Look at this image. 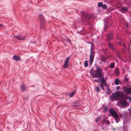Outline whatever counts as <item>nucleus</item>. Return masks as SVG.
<instances>
[{
	"label": "nucleus",
	"mask_w": 131,
	"mask_h": 131,
	"mask_svg": "<svg viewBox=\"0 0 131 131\" xmlns=\"http://www.w3.org/2000/svg\"><path fill=\"white\" fill-rule=\"evenodd\" d=\"M102 70L101 68H96L95 71L92 68L90 70V72L92 76L95 78L103 77V75L102 73Z\"/></svg>",
	"instance_id": "nucleus-1"
},
{
	"label": "nucleus",
	"mask_w": 131,
	"mask_h": 131,
	"mask_svg": "<svg viewBox=\"0 0 131 131\" xmlns=\"http://www.w3.org/2000/svg\"><path fill=\"white\" fill-rule=\"evenodd\" d=\"M118 96H119L120 98H122L123 97V94L121 92L116 91L112 94L110 97L111 101H113V100L112 99L117 100Z\"/></svg>",
	"instance_id": "nucleus-2"
},
{
	"label": "nucleus",
	"mask_w": 131,
	"mask_h": 131,
	"mask_svg": "<svg viewBox=\"0 0 131 131\" xmlns=\"http://www.w3.org/2000/svg\"><path fill=\"white\" fill-rule=\"evenodd\" d=\"M39 16L40 22V27L42 29H45V26L46 25V22L45 19L43 17L42 15L39 14Z\"/></svg>",
	"instance_id": "nucleus-3"
},
{
	"label": "nucleus",
	"mask_w": 131,
	"mask_h": 131,
	"mask_svg": "<svg viewBox=\"0 0 131 131\" xmlns=\"http://www.w3.org/2000/svg\"><path fill=\"white\" fill-rule=\"evenodd\" d=\"M90 43L91 45L90 49V55L89 60V64H92L93 62L95 56V53L94 51L92 50V43Z\"/></svg>",
	"instance_id": "nucleus-4"
},
{
	"label": "nucleus",
	"mask_w": 131,
	"mask_h": 131,
	"mask_svg": "<svg viewBox=\"0 0 131 131\" xmlns=\"http://www.w3.org/2000/svg\"><path fill=\"white\" fill-rule=\"evenodd\" d=\"M80 13L81 14V16L82 17L85 19L89 20L93 17L92 15L83 11H81Z\"/></svg>",
	"instance_id": "nucleus-5"
},
{
	"label": "nucleus",
	"mask_w": 131,
	"mask_h": 131,
	"mask_svg": "<svg viewBox=\"0 0 131 131\" xmlns=\"http://www.w3.org/2000/svg\"><path fill=\"white\" fill-rule=\"evenodd\" d=\"M109 112L112 117L114 118H117L118 117L117 113L112 108H110L109 110Z\"/></svg>",
	"instance_id": "nucleus-6"
},
{
	"label": "nucleus",
	"mask_w": 131,
	"mask_h": 131,
	"mask_svg": "<svg viewBox=\"0 0 131 131\" xmlns=\"http://www.w3.org/2000/svg\"><path fill=\"white\" fill-rule=\"evenodd\" d=\"M71 58L70 56L67 57L64 60L63 65L62 66L63 68H67L69 66V63L70 60Z\"/></svg>",
	"instance_id": "nucleus-7"
},
{
	"label": "nucleus",
	"mask_w": 131,
	"mask_h": 131,
	"mask_svg": "<svg viewBox=\"0 0 131 131\" xmlns=\"http://www.w3.org/2000/svg\"><path fill=\"white\" fill-rule=\"evenodd\" d=\"M110 57V56L109 55H102L101 57L100 60L102 61L105 63L106 62V61L108 60Z\"/></svg>",
	"instance_id": "nucleus-8"
},
{
	"label": "nucleus",
	"mask_w": 131,
	"mask_h": 131,
	"mask_svg": "<svg viewBox=\"0 0 131 131\" xmlns=\"http://www.w3.org/2000/svg\"><path fill=\"white\" fill-rule=\"evenodd\" d=\"M114 34L113 32L111 31L109 33L106 34V36L108 39L107 41L109 42L110 40L114 38Z\"/></svg>",
	"instance_id": "nucleus-9"
},
{
	"label": "nucleus",
	"mask_w": 131,
	"mask_h": 131,
	"mask_svg": "<svg viewBox=\"0 0 131 131\" xmlns=\"http://www.w3.org/2000/svg\"><path fill=\"white\" fill-rule=\"evenodd\" d=\"M112 22L111 20H106L105 22V28H110L111 27Z\"/></svg>",
	"instance_id": "nucleus-10"
},
{
	"label": "nucleus",
	"mask_w": 131,
	"mask_h": 131,
	"mask_svg": "<svg viewBox=\"0 0 131 131\" xmlns=\"http://www.w3.org/2000/svg\"><path fill=\"white\" fill-rule=\"evenodd\" d=\"M123 91L126 94H131V86L128 87H125L123 89Z\"/></svg>",
	"instance_id": "nucleus-11"
},
{
	"label": "nucleus",
	"mask_w": 131,
	"mask_h": 131,
	"mask_svg": "<svg viewBox=\"0 0 131 131\" xmlns=\"http://www.w3.org/2000/svg\"><path fill=\"white\" fill-rule=\"evenodd\" d=\"M128 10V8L125 6H122L121 7L120 11L122 13H126Z\"/></svg>",
	"instance_id": "nucleus-12"
},
{
	"label": "nucleus",
	"mask_w": 131,
	"mask_h": 131,
	"mask_svg": "<svg viewBox=\"0 0 131 131\" xmlns=\"http://www.w3.org/2000/svg\"><path fill=\"white\" fill-rule=\"evenodd\" d=\"M100 78H101L100 81L101 83L104 86H106L107 85L106 81L104 77L103 76V77Z\"/></svg>",
	"instance_id": "nucleus-13"
},
{
	"label": "nucleus",
	"mask_w": 131,
	"mask_h": 131,
	"mask_svg": "<svg viewBox=\"0 0 131 131\" xmlns=\"http://www.w3.org/2000/svg\"><path fill=\"white\" fill-rule=\"evenodd\" d=\"M14 37L17 39L19 40H24L25 39L24 36H21L20 35L15 36Z\"/></svg>",
	"instance_id": "nucleus-14"
},
{
	"label": "nucleus",
	"mask_w": 131,
	"mask_h": 131,
	"mask_svg": "<svg viewBox=\"0 0 131 131\" xmlns=\"http://www.w3.org/2000/svg\"><path fill=\"white\" fill-rule=\"evenodd\" d=\"M108 47L109 48L113 50H114L115 49V47L114 45L112 43L109 42L108 43Z\"/></svg>",
	"instance_id": "nucleus-15"
},
{
	"label": "nucleus",
	"mask_w": 131,
	"mask_h": 131,
	"mask_svg": "<svg viewBox=\"0 0 131 131\" xmlns=\"http://www.w3.org/2000/svg\"><path fill=\"white\" fill-rule=\"evenodd\" d=\"M14 60L18 61L21 60L20 57L19 56L14 55L13 57Z\"/></svg>",
	"instance_id": "nucleus-16"
},
{
	"label": "nucleus",
	"mask_w": 131,
	"mask_h": 131,
	"mask_svg": "<svg viewBox=\"0 0 131 131\" xmlns=\"http://www.w3.org/2000/svg\"><path fill=\"white\" fill-rule=\"evenodd\" d=\"M120 102L122 105L124 106H126L127 105V103L125 100H120Z\"/></svg>",
	"instance_id": "nucleus-17"
},
{
	"label": "nucleus",
	"mask_w": 131,
	"mask_h": 131,
	"mask_svg": "<svg viewBox=\"0 0 131 131\" xmlns=\"http://www.w3.org/2000/svg\"><path fill=\"white\" fill-rule=\"evenodd\" d=\"M20 88L21 91H25L26 89V87L23 84L21 85Z\"/></svg>",
	"instance_id": "nucleus-18"
},
{
	"label": "nucleus",
	"mask_w": 131,
	"mask_h": 131,
	"mask_svg": "<svg viewBox=\"0 0 131 131\" xmlns=\"http://www.w3.org/2000/svg\"><path fill=\"white\" fill-rule=\"evenodd\" d=\"M76 93V91L75 90L74 91L71 92L70 94L69 95V96L71 97H72L73 95Z\"/></svg>",
	"instance_id": "nucleus-19"
},
{
	"label": "nucleus",
	"mask_w": 131,
	"mask_h": 131,
	"mask_svg": "<svg viewBox=\"0 0 131 131\" xmlns=\"http://www.w3.org/2000/svg\"><path fill=\"white\" fill-rule=\"evenodd\" d=\"M114 81L115 84L117 85H118L120 82V80L116 78L115 79Z\"/></svg>",
	"instance_id": "nucleus-20"
},
{
	"label": "nucleus",
	"mask_w": 131,
	"mask_h": 131,
	"mask_svg": "<svg viewBox=\"0 0 131 131\" xmlns=\"http://www.w3.org/2000/svg\"><path fill=\"white\" fill-rule=\"evenodd\" d=\"M115 66V63L114 62L111 63L109 65L110 68L111 69L114 68Z\"/></svg>",
	"instance_id": "nucleus-21"
},
{
	"label": "nucleus",
	"mask_w": 131,
	"mask_h": 131,
	"mask_svg": "<svg viewBox=\"0 0 131 131\" xmlns=\"http://www.w3.org/2000/svg\"><path fill=\"white\" fill-rule=\"evenodd\" d=\"M114 10V9L113 7H111L109 8H107V11L108 12H110L111 11H113Z\"/></svg>",
	"instance_id": "nucleus-22"
},
{
	"label": "nucleus",
	"mask_w": 131,
	"mask_h": 131,
	"mask_svg": "<svg viewBox=\"0 0 131 131\" xmlns=\"http://www.w3.org/2000/svg\"><path fill=\"white\" fill-rule=\"evenodd\" d=\"M95 89L97 93L99 92L100 90V87L98 86H96Z\"/></svg>",
	"instance_id": "nucleus-23"
},
{
	"label": "nucleus",
	"mask_w": 131,
	"mask_h": 131,
	"mask_svg": "<svg viewBox=\"0 0 131 131\" xmlns=\"http://www.w3.org/2000/svg\"><path fill=\"white\" fill-rule=\"evenodd\" d=\"M115 72V74L117 75H118L119 74V69L118 68H116Z\"/></svg>",
	"instance_id": "nucleus-24"
},
{
	"label": "nucleus",
	"mask_w": 131,
	"mask_h": 131,
	"mask_svg": "<svg viewBox=\"0 0 131 131\" xmlns=\"http://www.w3.org/2000/svg\"><path fill=\"white\" fill-rule=\"evenodd\" d=\"M84 66L85 67H87L88 66V61L87 60H86L84 61Z\"/></svg>",
	"instance_id": "nucleus-25"
},
{
	"label": "nucleus",
	"mask_w": 131,
	"mask_h": 131,
	"mask_svg": "<svg viewBox=\"0 0 131 131\" xmlns=\"http://www.w3.org/2000/svg\"><path fill=\"white\" fill-rule=\"evenodd\" d=\"M101 115L99 116L98 117H97L95 119V121L96 122H98L99 119L101 118Z\"/></svg>",
	"instance_id": "nucleus-26"
},
{
	"label": "nucleus",
	"mask_w": 131,
	"mask_h": 131,
	"mask_svg": "<svg viewBox=\"0 0 131 131\" xmlns=\"http://www.w3.org/2000/svg\"><path fill=\"white\" fill-rule=\"evenodd\" d=\"M107 91L106 92V93L107 95H109L111 93V91L108 87L107 88Z\"/></svg>",
	"instance_id": "nucleus-27"
},
{
	"label": "nucleus",
	"mask_w": 131,
	"mask_h": 131,
	"mask_svg": "<svg viewBox=\"0 0 131 131\" xmlns=\"http://www.w3.org/2000/svg\"><path fill=\"white\" fill-rule=\"evenodd\" d=\"M103 4V3L101 2L97 4V6L98 7H102Z\"/></svg>",
	"instance_id": "nucleus-28"
},
{
	"label": "nucleus",
	"mask_w": 131,
	"mask_h": 131,
	"mask_svg": "<svg viewBox=\"0 0 131 131\" xmlns=\"http://www.w3.org/2000/svg\"><path fill=\"white\" fill-rule=\"evenodd\" d=\"M102 7L103 9H105L107 8V6L105 4H103Z\"/></svg>",
	"instance_id": "nucleus-29"
},
{
	"label": "nucleus",
	"mask_w": 131,
	"mask_h": 131,
	"mask_svg": "<svg viewBox=\"0 0 131 131\" xmlns=\"http://www.w3.org/2000/svg\"><path fill=\"white\" fill-rule=\"evenodd\" d=\"M100 86L101 87V89L103 91H104L105 90V89L103 87V85L101 83H100Z\"/></svg>",
	"instance_id": "nucleus-30"
},
{
	"label": "nucleus",
	"mask_w": 131,
	"mask_h": 131,
	"mask_svg": "<svg viewBox=\"0 0 131 131\" xmlns=\"http://www.w3.org/2000/svg\"><path fill=\"white\" fill-rule=\"evenodd\" d=\"M108 107L107 106H105L104 107V110H103L104 112H106L108 110Z\"/></svg>",
	"instance_id": "nucleus-31"
},
{
	"label": "nucleus",
	"mask_w": 131,
	"mask_h": 131,
	"mask_svg": "<svg viewBox=\"0 0 131 131\" xmlns=\"http://www.w3.org/2000/svg\"><path fill=\"white\" fill-rule=\"evenodd\" d=\"M115 118L116 123H118L120 119L119 118L118 116L117 117V118Z\"/></svg>",
	"instance_id": "nucleus-32"
},
{
	"label": "nucleus",
	"mask_w": 131,
	"mask_h": 131,
	"mask_svg": "<svg viewBox=\"0 0 131 131\" xmlns=\"http://www.w3.org/2000/svg\"><path fill=\"white\" fill-rule=\"evenodd\" d=\"M65 40L66 42H71L70 40L68 38H66V39Z\"/></svg>",
	"instance_id": "nucleus-33"
},
{
	"label": "nucleus",
	"mask_w": 131,
	"mask_h": 131,
	"mask_svg": "<svg viewBox=\"0 0 131 131\" xmlns=\"http://www.w3.org/2000/svg\"><path fill=\"white\" fill-rule=\"evenodd\" d=\"M118 44L120 46H121L122 45V43L121 41L118 42Z\"/></svg>",
	"instance_id": "nucleus-34"
},
{
	"label": "nucleus",
	"mask_w": 131,
	"mask_h": 131,
	"mask_svg": "<svg viewBox=\"0 0 131 131\" xmlns=\"http://www.w3.org/2000/svg\"><path fill=\"white\" fill-rule=\"evenodd\" d=\"M105 123H106L108 125H110V121L108 120L105 122Z\"/></svg>",
	"instance_id": "nucleus-35"
},
{
	"label": "nucleus",
	"mask_w": 131,
	"mask_h": 131,
	"mask_svg": "<svg viewBox=\"0 0 131 131\" xmlns=\"http://www.w3.org/2000/svg\"><path fill=\"white\" fill-rule=\"evenodd\" d=\"M82 30H81L80 31H79V34H80V35H83L84 34L82 33L81 32V31Z\"/></svg>",
	"instance_id": "nucleus-36"
},
{
	"label": "nucleus",
	"mask_w": 131,
	"mask_h": 131,
	"mask_svg": "<svg viewBox=\"0 0 131 131\" xmlns=\"http://www.w3.org/2000/svg\"><path fill=\"white\" fill-rule=\"evenodd\" d=\"M124 79H125V81H128V78H125Z\"/></svg>",
	"instance_id": "nucleus-37"
},
{
	"label": "nucleus",
	"mask_w": 131,
	"mask_h": 131,
	"mask_svg": "<svg viewBox=\"0 0 131 131\" xmlns=\"http://www.w3.org/2000/svg\"><path fill=\"white\" fill-rule=\"evenodd\" d=\"M120 88V87L119 86H118L116 87V89L117 90H118Z\"/></svg>",
	"instance_id": "nucleus-38"
},
{
	"label": "nucleus",
	"mask_w": 131,
	"mask_h": 131,
	"mask_svg": "<svg viewBox=\"0 0 131 131\" xmlns=\"http://www.w3.org/2000/svg\"><path fill=\"white\" fill-rule=\"evenodd\" d=\"M104 122H105H105H106V121L105 120L104 118V117H103V119L102 120Z\"/></svg>",
	"instance_id": "nucleus-39"
},
{
	"label": "nucleus",
	"mask_w": 131,
	"mask_h": 131,
	"mask_svg": "<svg viewBox=\"0 0 131 131\" xmlns=\"http://www.w3.org/2000/svg\"><path fill=\"white\" fill-rule=\"evenodd\" d=\"M102 129H103L104 130H105V127H102Z\"/></svg>",
	"instance_id": "nucleus-40"
},
{
	"label": "nucleus",
	"mask_w": 131,
	"mask_h": 131,
	"mask_svg": "<svg viewBox=\"0 0 131 131\" xmlns=\"http://www.w3.org/2000/svg\"><path fill=\"white\" fill-rule=\"evenodd\" d=\"M98 80L97 79H95L94 80V81L95 82H97L99 83V82L97 81Z\"/></svg>",
	"instance_id": "nucleus-41"
},
{
	"label": "nucleus",
	"mask_w": 131,
	"mask_h": 131,
	"mask_svg": "<svg viewBox=\"0 0 131 131\" xmlns=\"http://www.w3.org/2000/svg\"><path fill=\"white\" fill-rule=\"evenodd\" d=\"M3 26V25L0 24V28L2 27Z\"/></svg>",
	"instance_id": "nucleus-42"
},
{
	"label": "nucleus",
	"mask_w": 131,
	"mask_h": 131,
	"mask_svg": "<svg viewBox=\"0 0 131 131\" xmlns=\"http://www.w3.org/2000/svg\"><path fill=\"white\" fill-rule=\"evenodd\" d=\"M129 100L130 101H131V96L129 97Z\"/></svg>",
	"instance_id": "nucleus-43"
},
{
	"label": "nucleus",
	"mask_w": 131,
	"mask_h": 131,
	"mask_svg": "<svg viewBox=\"0 0 131 131\" xmlns=\"http://www.w3.org/2000/svg\"><path fill=\"white\" fill-rule=\"evenodd\" d=\"M96 67L97 68H100L97 65H96Z\"/></svg>",
	"instance_id": "nucleus-44"
},
{
	"label": "nucleus",
	"mask_w": 131,
	"mask_h": 131,
	"mask_svg": "<svg viewBox=\"0 0 131 131\" xmlns=\"http://www.w3.org/2000/svg\"><path fill=\"white\" fill-rule=\"evenodd\" d=\"M104 53H106V50H104Z\"/></svg>",
	"instance_id": "nucleus-45"
},
{
	"label": "nucleus",
	"mask_w": 131,
	"mask_h": 131,
	"mask_svg": "<svg viewBox=\"0 0 131 131\" xmlns=\"http://www.w3.org/2000/svg\"><path fill=\"white\" fill-rule=\"evenodd\" d=\"M123 46L124 47H125V44H124V43L123 44Z\"/></svg>",
	"instance_id": "nucleus-46"
},
{
	"label": "nucleus",
	"mask_w": 131,
	"mask_h": 131,
	"mask_svg": "<svg viewBox=\"0 0 131 131\" xmlns=\"http://www.w3.org/2000/svg\"><path fill=\"white\" fill-rule=\"evenodd\" d=\"M79 105H74V106H75V107H77V106H79Z\"/></svg>",
	"instance_id": "nucleus-47"
},
{
	"label": "nucleus",
	"mask_w": 131,
	"mask_h": 131,
	"mask_svg": "<svg viewBox=\"0 0 131 131\" xmlns=\"http://www.w3.org/2000/svg\"><path fill=\"white\" fill-rule=\"evenodd\" d=\"M34 86H35L34 85H32V86H33V87H34Z\"/></svg>",
	"instance_id": "nucleus-48"
},
{
	"label": "nucleus",
	"mask_w": 131,
	"mask_h": 131,
	"mask_svg": "<svg viewBox=\"0 0 131 131\" xmlns=\"http://www.w3.org/2000/svg\"><path fill=\"white\" fill-rule=\"evenodd\" d=\"M130 117H131V113L130 114Z\"/></svg>",
	"instance_id": "nucleus-49"
},
{
	"label": "nucleus",
	"mask_w": 131,
	"mask_h": 131,
	"mask_svg": "<svg viewBox=\"0 0 131 131\" xmlns=\"http://www.w3.org/2000/svg\"><path fill=\"white\" fill-rule=\"evenodd\" d=\"M101 62H100V64H101Z\"/></svg>",
	"instance_id": "nucleus-50"
},
{
	"label": "nucleus",
	"mask_w": 131,
	"mask_h": 131,
	"mask_svg": "<svg viewBox=\"0 0 131 131\" xmlns=\"http://www.w3.org/2000/svg\"><path fill=\"white\" fill-rule=\"evenodd\" d=\"M124 126H123V129L124 128Z\"/></svg>",
	"instance_id": "nucleus-51"
}]
</instances>
